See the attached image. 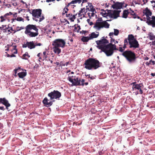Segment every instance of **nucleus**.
Here are the masks:
<instances>
[{
    "label": "nucleus",
    "instance_id": "obj_64",
    "mask_svg": "<svg viewBox=\"0 0 155 155\" xmlns=\"http://www.w3.org/2000/svg\"><path fill=\"white\" fill-rule=\"evenodd\" d=\"M152 44L153 45H154L155 46V40L153 41H152Z\"/></svg>",
    "mask_w": 155,
    "mask_h": 155
},
{
    "label": "nucleus",
    "instance_id": "obj_48",
    "mask_svg": "<svg viewBox=\"0 0 155 155\" xmlns=\"http://www.w3.org/2000/svg\"><path fill=\"white\" fill-rule=\"evenodd\" d=\"M128 39L125 38L124 41V44H128Z\"/></svg>",
    "mask_w": 155,
    "mask_h": 155
},
{
    "label": "nucleus",
    "instance_id": "obj_36",
    "mask_svg": "<svg viewBox=\"0 0 155 155\" xmlns=\"http://www.w3.org/2000/svg\"><path fill=\"white\" fill-rule=\"evenodd\" d=\"M77 32H78L81 29L80 27V25H78L77 27L75 26L74 28V30L77 29Z\"/></svg>",
    "mask_w": 155,
    "mask_h": 155
},
{
    "label": "nucleus",
    "instance_id": "obj_26",
    "mask_svg": "<svg viewBox=\"0 0 155 155\" xmlns=\"http://www.w3.org/2000/svg\"><path fill=\"white\" fill-rule=\"evenodd\" d=\"M82 0H75L72 1L71 2L68 4V6H69L72 4L78 3L80 4L82 2Z\"/></svg>",
    "mask_w": 155,
    "mask_h": 155
},
{
    "label": "nucleus",
    "instance_id": "obj_29",
    "mask_svg": "<svg viewBox=\"0 0 155 155\" xmlns=\"http://www.w3.org/2000/svg\"><path fill=\"white\" fill-rule=\"evenodd\" d=\"M30 57L28 52H26L25 54L23 55L22 58L25 60H27Z\"/></svg>",
    "mask_w": 155,
    "mask_h": 155
},
{
    "label": "nucleus",
    "instance_id": "obj_7",
    "mask_svg": "<svg viewBox=\"0 0 155 155\" xmlns=\"http://www.w3.org/2000/svg\"><path fill=\"white\" fill-rule=\"evenodd\" d=\"M110 24L106 21H104V22H96L94 24L93 28L97 30H100L103 28H108Z\"/></svg>",
    "mask_w": 155,
    "mask_h": 155
},
{
    "label": "nucleus",
    "instance_id": "obj_62",
    "mask_svg": "<svg viewBox=\"0 0 155 155\" xmlns=\"http://www.w3.org/2000/svg\"><path fill=\"white\" fill-rule=\"evenodd\" d=\"M82 31L83 32V33H84V34H85V33H87L88 32V31H84V30H83Z\"/></svg>",
    "mask_w": 155,
    "mask_h": 155
},
{
    "label": "nucleus",
    "instance_id": "obj_18",
    "mask_svg": "<svg viewBox=\"0 0 155 155\" xmlns=\"http://www.w3.org/2000/svg\"><path fill=\"white\" fill-rule=\"evenodd\" d=\"M59 47L54 46L53 48V51L55 53L59 54L61 52V49L59 48Z\"/></svg>",
    "mask_w": 155,
    "mask_h": 155
},
{
    "label": "nucleus",
    "instance_id": "obj_52",
    "mask_svg": "<svg viewBox=\"0 0 155 155\" xmlns=\"http://www.w3.org/2000/svg\"><path fill=\"white\" fill-rule=\"evenodd\" d=\"M150 62L151 63V62L152 63L153 65H154L155 64V61H152V60H150Z\"/></svg>",
    "mask_w": 155,
    "mask_h": 155
},
{
    "label": "nucleus",
    "instance_id": "obj_4",
    "mask_svg": "<svg viewBox=\"0 0 155 155\" xmlns=\"http://www.w3.org/2000/svg\"><path fill=\"white\" fill-rule=\"evenodd\" d=\"M143 13L146 16V23L148 25L151 26L153 28H155V16H151L152 13L147 7L143 11Z\"/></svg>",
    "mask_w": 155,
    "mask_h": 155
},
{
    "label": "nucleus",
    "instance_id": "obj_47",
    "mask_svg": "<svg viewBox=\"0 0 155 155\" xmlns=\"http://www.w3.org/2000/svg\"><path fill=\"white\" fill-rule=\"evenodd\" d=\"M27 44L28 43L27 42L26 44H25L22 45V47L23 48H26L27 47H28V45Z\"/></svg>",
    "mask_w": 155,
    "mask_h": 155
},
{
    "label": "nucleus",
    "instance_id": "obj_33",
    "mask_svg": "<svg viewBox=\"0 0 155 155\" xmlns=\"http://www.w3.org/2000/svg\"><path fill=\"white\" fill-rule=\"evenodd\" d=\"M130 15H132L133 16L132 18H136L137 17V15L136 13L134 12V11H132V12H130Z\"/></svg>",
    "mask_w": 155,
    "mask_h": 155
},
{
    "label": "nucleus",
    "instance_id": "obj_32",
    "mask_svg": "<svg viewBox=\"0 0 155 155\" xmlns=\"http://www.w3.org/2000/svg\"><path fill=\"white\" fill-rule=\"evenodd\" d=\"M78 13H75L74 14L72 15V16L71 17V18H70V20H71L72 21H74V19L76 18V16L77 15Z\"/></svg>",
    "mask_w": 155,
    "mask_h": 155
},
{
    "label": "nucleus",
    "instance_id": "obj_30",
    "mask_svg": "<svg viewBox=\"0 0 155 155\" xmlns=\"http://www.w3.org/2000/svg\"><path fill=\"white\" fill-rule=\"evenodd\" d=\"M69 6H68V5L65 7V8H64L63 12L62 13V15H64L65 13H67L69 9L68 8V7H69Z\"/></svg>",
    "mask_w": 155,
    "mask_h": 155
},
{
    "label": "nucleus",
    "instance_id": "obj_56",
    "mask_svg": "<svg viewBox=\"0 0 155 155\" xmlns=\"http://www.w3.org/2000/svg\"><path fill=\"white\" fill-rule=\"evenodd\" d=\"M127 44H124V46H123V48H124V50H125V49L127 47Z\"/></svg>",
    "mask_w": 155,
    "mask_h": 155
},
{
    "label": "nucleus",
    "instance_id": "obj_2",
    "mask_svg": "<svg viewBox=\"0 0 155 155\" xmlns=\"http://www.w3.org/2000/svg\"><path fill=\"white\" fill-rule=\"evenodd\" d=\"M102 63L96 58H89L85 61L84 68L88 70H96L101 67Z\"/></svg>",
    "mask_w": 155,
    "mask_h": 155
},
{
    "label": "nucleus",
    "instance_id": "obj_60",
    "mask_svg": "<svg viewBox=\"0 0 155 155\" xmlns=\"http://www.w3.org/2000/svg\"><path fill=\"white\" fill-rule=\"evenodd\" d=\"M55 0H46V2H53Z\"/></svg>",
    "mask_w": 155,
    "mask_h": 155
},
{
    "label": "nucleus",
    "instance_id": "obj_23",
    "mask_svg": "<svg viewBox=\"0 0 155 155\" xmlns=\"http://www.w3.org/2000/svg\"><path fill=\"white\" fill-rule=\"evenodd\" d=\"M43 56L42 57H40L39 58V61H40V60H41V61H43L45 59H46L47 58V56L46 55V52L44 51L43 52Z\"/></svg>",
    "mask_w": 155,
    "mask_h": 155
},
{
    "label": "nucleus",
    "instance_id": "obj_8",
    "mask_svg": "<svg viewBox=\"0 0 155 155\" xmlns=\"http://www.w3.org/2000/svg\"><path fill=\"white\" fill-rule=\"evenodd\" d=\"M48 96L50 97V100H52L54 99H59L61 96V92L57 90H54L48 93Z\"/></svg>",
    "mask_w": 155,
    "mask_h": 155
},
{
    "label": "nucleus",
    "instance_id": "obj_24",
    "mask_svg": "<svg viewBox=\"0 0 155 155\" xmlns=\"http://www.w3.org/2000/svg\"><path fill=\"white\" fill-rule=\"evenodd\" d=\"M91 39L89 37L83 36L81 38V41L84 42H88Z\"/></svg>",
    "mask_w": 155,
    "mask_h": 155
},
{
    "label": "nucleus",
    "instance_id": "obj_6",
    "mask_svg": "<svg viewBox=\"0 0 155 155\" xmlns=\"http://www.w3.org/2000/svg\"><path fill=\"white\" fill-rule=\"evenodd\" d=\"M122 55L130 63L135 62L136 61V57L135 54L131 51H125L122 53Z\"/></svg>",
    "mask_w": 155,
    "mask_h": 155
},
{
    "label": "nucleus",
    "instance_id": "obj_16",
    "mask_svg": "<svg viewBox=\"0 0 155 155\" xmlns=\"http://www.w3.org/2000/svg\"><path fill=\"white\" fill-rule=\"evenodd\" d=\"M81 79L79 77L77 76L73 79V82H71L73 85L80 86Z\"/></svg>",
    "mask_w": 155,
    "mask_h": 155
},
{
    "label": "nucleus",
    "instance_id": "obj_58",
    "mask_svg": "<svg viewBox=\"0 0 155 155\" xmlns=\"http://www.w3.org/2000/svg\"><path fill=\"white\" fill-rule=\"evenodd\" d=\"M41 55V54L40 53H39L38 54L37 56L39 58L40 57H42L41 56H40Z\"/></svg>",
    "mask_w": 155,
    "mask_h": 155
},
{
    "label": "nucleus",
    "instance_id": "obj_40",
    "mask_svg": "<svg viewBox=\"0 0 155 155\" xmlns=\"http://www.w3.org/2000/svg\"><path fill=\"white\" fill-rule=\"evenodd\" d=\"M16 20L18 21H24V19L21 17H18L16 18Z\"/></svg>",
    "mask_w": 155,
    "mask_h": 155
},
{
    "label": "nucleus",
    "instance_id": "obj_44",
    "mask_svg": "<svg viewBox=\"0 0 155 155\" xmlns=\"http://www.w3.org/2000/svg\"><path fill=\"white\" fill-rule=\"evenodd\" d=\"M66 16L67 17H69V18H71V17L72 16V14H71V13H70L69 14H66Z\"/></svg>",
    "mask_w": 155,
    "mask_h": 155
},
{
    "label": "nucleus",
    "instance_id": "obj_38",
    "mask_svg": "<svg viewBox=\"0 0 155 155\" xmlns=\"http://www.w3.org/2000/svg\"><path fill=\"white\" fill-rule=\"evenodd\" d=\"M90 11L92 12H94V11H95V9L93 8V6L91 5L90 6Z\"/></svg>",
    "mask_w": 155,
    "mask_h": 155
},
{
    "label": "nucleus",
    "instance_id": "obj_20",
    "mask_svg": "<svg viewBox=\"0 0 155 155\" xmlns=\"http://www.w3.org/2000/svg\"><path fill=\"white\" fill-rule=\"evenodd\" d=\"M99 35L98 34H95L94 32H92L91 34L89 35L90 39L91 40L93 38H97L98 36Z\"/></svg>",
    "mask_w": 155,
    "mask_h": 155
},
{
    "label": "nucleus",
    "instance_id": "obj_31",
    "mask_svg": "<svg viewBox=\"0 0 155 155\" xmlns=\"http://www.w3.org/2000/svg\"><path fill=\"white\" fill-rule=\"evenodd\" d=\"M149 37L150 40H152L155 39V36L151 33L149 35Z\"/></svg>",
    "mask_w": 155,
    "mask_h": 155
},
{
    "label": "nucleus",
    "instance_id": "obj_12",
    "mask_svg": "<svg viewBox=\"0 0 155 155\" xmlns=\"http://www.w3.org/2000/svg\"><path fill=\"white\" fill-rule=\"evenodd\" d=\"M128 43L130 45L129 48H136L139 47V44L136 39L134 40L131 41H128Z\"/></svg>",
    "mask_w": 155,
    "mask_h": 155
},
{
    "label": "nucleus",
    "instance_id": "obj_10",
    "mask_svg": "<svg viewBox=\"0 0 155 155\" xmlns=\"http://www.w3.org/2000/svg\"><path fill=\"white\" fill-rule=\"evenodd\" d=\"M143 87L142 83H140L137 85H136L134 87H132L133 91L137 90V93L136 94H142L143 93V91L142 89Z\"/></svg>",
    "mask_w": 155,
    "mask_h": 155
},
{
    "label": "nucleus",
    "instance_id": "obj_59",
    "mask_svg": "<svg viewBox=\"0 0 155 155\" xmlns=\"http://www.w3.org/2000/svg\"><path fill=\"white\" fill-rule=\"evenodd\" d=\"M13 47H14V48H13V50H15L16 49H16V47H17V46L16 45H14L13 46Z\"/></svg>",
    "mask_w": 155,
    "mask_h": 155
},
{
    "label": "nucleus",
    "instance_id": "obj_41",
    "mask_svg": "<svg viewBox=\"0 0 155 155\" xmlns=\"http://www.w3.org/2000/svg\"><path fill=\"white\" fill-rule=\"evenodd\" d=\"M65 65V63L63 61H61L60 63V65L59 66H64Z\"/></svg>",
    "mask_w": 155,
    "mask_h": 155
},
{
    "label": "nucleus",
    "instance_id": "obj_17",
    "mask_svg": "<svg viewBox=\"0 0 155 155\" xmlns=\"http://www.w3.org/2000/svg\"><path fill=\"white\" fill-rule=\"evenodd\" d=\"M28 48L31 49L35 48V44L33 41H27Z\"/></svg>",
    "mask_w": 155,
    "mask_h": 155
},
{
    "label": "nucleus",
    "instance_id": "obj_50",
    "mask_svg": "<svg viewBox=\"0 0 155 155\" xmlns=\"http://www.w3.org/2000/svg\"><path fill=\"white\" fill-rule=\"evenodd\" d=\"M87 78L88 79L90 78L91 80H93L94 79H95V78H94V76H91V77L90 76L89 77H88Z\"/></svg>",
    "mask_w": 155,
    "mask_h": 155
},
{
    "label": "nucleus",
    "instance_id": "obj_63",
    "mask_svg": "<svg viewBox=\"0 0 155 155\" xmlns=\"http://www.w3.org/2000/svg\"><path fill=\"white\" fill-rule=\"evenodd\" d=\"M150 75L153 76V77H154L155 76V73H151L150 74Z\"/></svg>",
    "mask_w": 155,
    "mask_h": 155
},
{
    "label": "nucleus",
    "instance_id": "obj_22",
    "mask_svg": "<svg viewBox=\"0 0 155 155\" xmlns=\"http://www.w3.org/2000/svg\"><path fill=\"white\" fill-rule=\"evenodd\" d=\"M109 10H110L107 9L106 10H104V12L101 13V14L103 17H105L107 16L109 17V13H110V12L108 11Z\"/></svg>",
    "mask_w": 155,
    "mask_h": 155
},
{
    "label": "nucleus",
    "instance_id": "obj_14",
    "mask_svg": "<svg viewBox=\"0 0 155 155\" xmlns=\"http://www.w3.org/2000/svg\"><path fill=\"white\" fill-rule=\"evenodd\" d=\"M0 104H2L6 107V109H8V107L11 106V104L9 103L8 101L5 97L0 98Z\"/></svg>",
    "mask_w": 155,
    "mask_h": 155
},
{
    "label": "nucleus",
    "instance_id": "obj_25",
    "mask_svg": "<svg viewBox=\"0 0 155 155\" xmlns=\"http://www.w3.org/2000/svg\"><path fill=\"white\" fill-rule=\"evenodd\" d=\"M77 76L71 75V74H69V77H68V80L71 82H73V79L74 78L76 77Z\"/></svg>",
    "mask_w": 155,
    "mask_h": 155
},
{
    "label": "nucleus",
    "instance_id": "obj_46",
    "mask_svg": "<svg viewBox=\"0 0 155 155\" xmlns=\"http://www.w3.org/2000/svg\"><path fill=\"white\" fill-rule=\"evenodd\" d=\"M114 33L113 32H110L109 34V36H110V38H112V37H113V35Z\"/></svg>",
    "mask_w": 155,
    "mask_h": 155
},
{
    "label": "nucleus",
    "instance_id": "obj_34",
    "mask_svg": "<svg viewBox=\"0 0 155 155\" xmlns=\"http://www.w3.org/2000/svg\"><path fill=\"white\" fill-rule=\"evenodd\" d=\"M114 34L115 35H117L119 33V30L117 29H114Z\"/></svg>",
    "mask_w": 155,
    "mask_h": 155
},
{
    "label": "nucleus",
    "instance_id": "obj_57",
    "mask_svg": "<svg viewBox=\"0 0 155 155\" xmlns=\"http://www.w3.org/2000/svg\"><path fill=\"white\" fill-rule=\"evenodd\" d=\"M4 26L5 27L6 25H2V27H0V30H2V28H4Z\"/></svg>",
    "mask_w": 155,
    "mask_h": 155
},
{
    "label": "nucleus",
    "instance_id": "obj_55",
    "mask_svg": "<svg viewBox=\"0 0 155 155\" xmlns=\"http://www.w3.org/2000/svg\"><path fill=\"white\" fill-rule=\"evenodd\" d=\"M0 110H5V109L4 107H0Z\"/></svg>",
    "mask_w": 155,
    "mask_h": 155
},
{
    "label": "nucleus",
    "instance_id": "obj_49",
    "mask_svg": "<svg viewBox=\"0 0 155 155\" xmlns=\"http://www.w3.org/2000/svg\"><path fill=\"white\" fill-rule=\"evenodd\" d=\"M35 48L36 46H41L42 45V44L41 43H35Z\"/></svg>",
    "mask_w": 155,
    "mask_h": 155
},
{
    "label": "nucleus",
    "instance_id": "obj_43",
    "mask_svg": "<svg viewBox=\"0 0 155 155\" xmlns=\"http://www.w3.org/2000/svg\"><path fill=\"white\" fill-rule=\"evenodd\" d=\"M124 49L122 47H120L119 48V51L120 52H123V53L124 52Z\"/></svg>",
    "mask_w": 155,
    "mask_h": 155
},
{
    "label": "nucleus",
    "instance_id": "obj_3",
    "mask_svg": "<svg viewBox=\"0 0 155 155\" xmlns=\"http://www.w3.org/2000/svg\"><path fill=\"white\" fill-rule=\"evenodd\" d=\"M25 34L28 37H35L38 35V29L35 25L29 24L25 28Z\"/></svg>",
    "mask_w": 155,
    "mask_h": 155
},
{
    "label": "nucleus",
    "instance_id": "obj_51",
    "mask_svg": "<svg viewBox=\"0 0 155 155\" xmlns=\"http://www.w3.org/2000/svg\"><path fill=\"white\" fill-rule=\"evenodd\" d=\"M116 12L117 13V14L118 15H120V13L121 12V10H116Z\"/></svg>",
    "mask_w": 155,
    "mask_h": 155
},
{
    "label": "nucleus",
    "instance_id": "obj_54",
    "mask_svg": "<svg viewBox=\"0 0 155 155\" xmlns=\"http://www.w3.org/2000/svg\"><path fill=\"white\" fill-rule=\"evenodd\" d=\"M24 28L23 27H19V29H18L17 30V31H20L21 30V29H23Z\"/></svg>",
    "mask_w": 155,
    "mask_h": 155
},
{
    "label": "nucleus",
    "instance_id": "obj_37",
    "mask_svg": "<svg viewBox=\"0 0 155 155\" xmlns=\"http://www.w3.org/2000/svg\"><path fill=\"white\" fill-rule=\"evenodd\" d=\"M104 21H103L102 18H99L96 21V22H104Z\"/></svg>",
    "mask_w": 155,
    "mask_h": 155
},
{
    "label": "nucleus",
    "instance_id": "obj_5",
    "mask_svg": "<svg viewBox=\"0 0 155 155\" xmlns=\"http://www.w3.org/2000/svg\"><path fill=\"white\" fill-rule=\"evenodd\" d=\"M30 13L33 16V19L36 21L41 22L45 19L43 15H41L42 10L40 9H33L31 13L30 10H29Z\"/></svg>",
    "mask_w": 155,
    "mask_h": 155
},
{
    "label": "nucleus",
    "instance_id": "obj_35",
    "mask_svg": "<svg viewBox=\"0 0 155 155\" xmlns=\"http://www.w3.org/2000/svg\"><path fill=\"white\" fill-rule=\"evenodd\" d=\"M85 80L84 79L81 80L80 85L84 86V85Z\"/></svg>",
    "mask_w": 155,
    "mask_h": 155
},
{
    "label": "nucleus",
    "instance_id": "obj_61",
    "mask_svg": "<svg viewBox=\"0 0 155 155\" xmlns=\"http://www.w3.org/2000/svg\"><path fill=\"white\" fill-rule=\"evenodd\" d=\"M15 56H16L13 54H12L10 55V57H15Z\"/></svg>",
    "mask_w": 155,
    "mask_h": 155
},
{
    "label": "nucleus",
    "instance_id": "obj_45",
    "mask_svg": "<svg viewBox=\"0 0 155 155\" xmlns=\"http://www.w3.org/2000/svg\"><path fill=\"white\" fill-rule=\"evenodd\" d=\"M138 84H137L136 82H134L131 83V85H132V87H134V86H135L136 85H137Z\"/></svg>",
    "mask_w": 155,
    "mask_h": 155
},
{
    "label": "nucleus",
    "instance_id": "obj_42",
    "mask_svg": "<svg viewBox=\"0 0 155 155\" xmlns=\"http://www.w3.org/2000/svg\"><path fill=\"white\" fill-rule=\"evenodd\" d=\"M0 18H1V19L0 21L1 22H3L5 20V18L2 16H0Z\"/></svg>",
    "mask_w": 155,
    "mask_h": 155
},
{
    "label": "nucleus",
    "instance_id": "obj_28",
    "mask_svg": "<svg viewBox=\"0 0 155 155\" xmlns=\"http://www.w3.org/2000/svg\"><path fill=\"white\" fill-rule=\"evenodd\" d=\"M134 38V36L130 34L129 35L128 37V41H133L134 40H136Z\"/></svg>",
    "mask_w": 155,
    "mask_h": 155
},
{
    "label": "nucleus",
    "instance_id": "obj_21",
    "mask_svg": "<svg viewBox=\"0 0 155 155\" xmlns=\"http://www.w3.org/2000/svg\"><path fill=\"white\" fill-rule=\"evenodd\" d=\"M18 75L19 78H22L26 75V72H22L18 73Z\"/></svg>",
    "mask_w": 155,
    "mask_h": 155
},
{
    "label": "nucleus",
    "instance_id": "obj_39",
    "mask_svg": "<svg viewBox=\"0 0 155 155\" xmlns=\"http://www.w3.org/2000/svg\"><path fill=\"white\" fill-rule=\"evenodd\" d=\"M110 41L111 42H114V43L115 44L117 43H118V41H115V39H114V38H111L110 39Z\"/></svg>",
    "mask_w": 155,
    "mask_h": 155
},
{
    "label": "nucleus",
    "instance_id": "obj_13",
    "mask_svg": "<svg viewBox=\"0 0 155 155\" xmlns=\"http://www.w3.org/2000/svg\"><path fill=\"white\" fill-rule=\"evenodd\" d=\"M108 11L110 12L109 13V17L111 18L116 19L120 17V15H118L116 12V10H110Z\"/></svg>",
    "mask_w": 155,
    "mask_h": 155
},
{
    "label": "nucleus",
    "instance_id": "obj_15",
    "mask_svg": "<svg viewBox=\"0 0 155 155\" xmlns=\"http://www.w3.org/2000/svg\"><path fill=\"white\" fill-rule=\"evenodd\" d=\"M49 100L48 99L47 97L45 98L42 101V102L43 104L45 105V106L47 107H49L51 106L52 105L53 101H50L48 102Z\"/></svg>",
    "mask_w": 155,
    "mask_h": 155
},
{
    "label": "nucleus",
    "instance_id": "obj_11",
    "mask_svg": "<svg viewBox=\"0 0 155 155\" xmlns=\"http://www.w3.org/2000/svg\"><path fill=\"white\" fill-rule=\"evenodd\" d=\"M113 2L114 4L111 7L113 9H116L117 10L120 9L122 8L123 5L124 4V2H115V1H113Z\"/></svg>",
    "mask_w": 155,
    "mask_h": 155
},
{
    "label": "nucleus",
    "instance_id": "obj_19",
    "mask_svg": "<svg viewBox=\"0 0 155 155\" xmlns=\"http://www.w3.org/2000/svg\"><path fill=\"white\" fill-rule=\"evenodd\" d=\"M130 13V12H129L128 9L123 11L122 17L125 18H127L128 14Z\"/></svg>",
    "mask_w": 155,
    "mask_h": 155
},
{
    "label": "nucleus",
    "instance_id": "obj_1",
    "mask_svg": "<svg viewBox=\"0 0 155 155\" xmlns=\"http://www.w3.org/2000/svg\"><path fill=\"white\" fill-rule=\"evenodd\" d=\"M96 41L97 45V47L101 51L104 52L106 55L109 56L112 55L114 50H118L116 48V45L115 44H113L112 42L107 44L109 43V41L107 39L104 38Z\"/></svg>",
    "mask_w": 155,
    "mask_h": 155
},
{
    "label": "nucleus",
    "instance_id": "obj_53",
    "mask_svg": "<svg viewBox=\"0 0 155 155\" xmlns=\"http://www.w3.org/2000/svg\"><path fill=\"white\" fill-rule=\"evenodd\" d=\"M148 0H145V1L144 0H143V5H144L146 3L148 2Z\"/></svg>",
    "mask_w": 155,
    "mask_h": 155
},
{
    "label": "nucleus",
    "instance_id": "obj_9",
    "mask_svg": "<svg viewBox=\"0 0 155 155\" xmlns=\"http://www.w3.org/2000/svg\"><path fill=\"white\" fill-rule=\"evenodd\" d=\"M66 42L64 40L61 39H57L53 42L52 45L58 47L64 48Z\"/></svg>",
    "mask_w": 155,
    "mask_h": 155
},
{
    "label": "nucleus",
    "instance_id": "obj_27",
    "mask_svg": "<svg viewBox=\"0 0 155 155\" xmlns=\"http://www.w3.org/2000/svg\"><path fill=\"white\" fill-rule=\"evenodd\" d=\"M87 12V11L86 9H85V8H84L81 9L79 11V12L78 13V14L79 17H80L82 16V15L81 14L82 13L84 12L85 13Z\"/></svg>",
    "mask_w": 155,
    "mask_h": 155
}]
</instances>
